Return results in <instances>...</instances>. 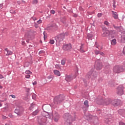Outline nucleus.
<instances>
[{
  "mask_svg": "<svg viewBox=\"0 0 125 125\" xmlns=\"http://www.w3.org/2000/svg\"><path fill=\"white\" fill-rule=\"evenodd\" d=\"M47 118L45 116H39L38 119V125H46Z\"/></svg>",
  "mask_w": 125,
  "mask_h": 125,
  "instance_id": "obj_1",
  "label": "nucleus"
},
{
  "mask_svg": "<svg viewBox=\"0 0 125 125\" xmlns=\"http://www.w3.org/2000/svg\"><path fill=\"white\" fill-rule=\"evenodd\" d=\"M125 68L123 66H115L113 67V71L114 73H116V74H120V73H122V72H124Z\"/></svg>",
  "mask_w": 125,
  "mask_h": 125,
  "instance_id": "obj_2",
  "label": "nucleus"
},
{
  "mask_svg": "<svg viewBox=\"0 0 125 125\" xmlns=\"http://www.w3.org/2000/svg\"><path fill=\"white\" fill-rule=\"evenodd\" d=\"M112 100L111 99H106L104 100H101L100 102H102L100 103L99 102H97L98 104H102V105H109V104H112Z\"/></svg>",
  "mask_w": 125,
  "mask_h": 125,
  "instance_id": "obj_3",
  "label": "nucleus"
},
{
  "mask_svg": "<svg viewBox=\"0 0 125 125\" xmlns=\"http://www.w3.org/2000/svg\"><path fill=\"white\" fill-rule=\"evenodd\" d=\"M67 35H68V33H67V32L62 33L61 35L57 36L55 37V40H56V42H57L58 41L59 42H62V41H63V40H64V38H65V36H67Z\"/></svg>",
  "mask_w": 125,
  "mask_h": 125,
  "instance_id": "obj_4",
  "label": "nucleus"
},
{
  "mask_svg": "<svg viewBox=\"0 0 125 125\" xmlns=\"http://www.w3.org/2000/svg\"><path fill=\"white\" fill-rule=\"evenodd\" d=\"M63 100H64V99H63V96L60 95L55 97L54 99V103H55L56 104H60V103L63 101Z\"/></svg>",
  "mask_w": 125,
  "mask_h": 125,
  "instance_id": "obj_5",
  "label": "nucleus"
},
{
  "mask_svg": "<svg viewBox=\"0 0 125 125\" xmlns=\"http://www.w3.org/2000/svg\"><path fill=\"white\" fill-rule=\"evenodd\" d=\"M102 67H103V65H102V62L100 60H98L95 62V67L97 70H101L102 69Z\"/></svg>",
  "mask_w": 125,
  "mask_h": 125,
  "instance_id": "obj_6",
  "label": "nucleus"
},
{
  "mask_svg": "<svg viewBox=\"0 0 125 125\" xmlns=\"http://www.w3.org/2000/svg\"><path fill=\"white\" fill-rule=\"evenodd\" d=\"M62 49H63L64 51H69L70 49H72V45L70 43L64 44L62 47Z\"/></svg>",
  "mask_w": 125,
  "mask_h": 125,
  "instance_id": "obj_7",
  "label": "nucleus"
},
{
  "mask_svg": "<svg viewBox=\"0 0 125 125\" xmlns=\"http://www.w3.org/2000/svg\"><path fill=\"white\" fill-rule=\"evenodd\" d=\"M117 94H118V95H123V94H124V86H119L118 87Z\"/></svg>",
  "mask_w": 125,
  "mask_h": 125,
  "instance_id": "obj_8",
  "label": "nucleus"
},
{
  "mask_svg": "<svg viewBox=\"0 0 125 125\" xmlns=\"http://www.w3.org/2000/svg\"><path fill=\"white\" fill-rule=\"evenodd\" d=\"M58 28V26L56 25V24L54 23L53 24H48L47 26V30H50L51 29H55L56 30Z\"/></svg>",
  "mask_w": 125,
  "mask_h": 125,
  "instance_id": "obj_9",
  "label": "nucleus"
},
{
  "mask_svg": "<svg viewBox=\"0 0 125 125\" xmlns=\"http://www.w3.org/2000/svg\"><path fill=\"white\" fill-rule=\"evenodd\" d=\"M15 113L17 114L18 116H20V115L23 113V108H16L15 110Z\"/></svg>",
  "mask_w": 125,
  "mask_h": 125,
  "instance_id": "obj_10",
  "label": "nucleus"
},
{
  "mask_svg": "<svg viewBox=\"0 0 125 125\" xmlns=\"http://www.w3.org/2000/svg\"><path fill=\"white\" fill-rule=\"evenodd\" d=\"M59 119H60V116H59V114H58V113H55L53 115V120L54 122H55L56 123H57V122L59 121Z\"/></svg>",
  "mask_w": 125,
  "mask_h": 125,
  "instance_id": "obj_11",
  "label": "nucleus"
},
{
  "mask_svg": "<svg viewBox=\"0 0 125 125\" xmlns=\"http://www.w3.org/2000/svg\"><path fill=\"white\" fill-rule=\"evenodd\" d=\"M112 105L114 106H119L121 104V100H114L112 101Z\"/></svg>",
  "mask_w": 125,
  "mask_h": 125,
  "instance_id": "obj_12",
  "label": "nucleus"
},
{
  "mask_svg": "<svg viewBox=\"0 0 125 125\" xmlns=\"http://www.w3.org/2000/svg\"><path fill=\"white\" fill-rule=\"evenodd\" d=\"M122 43H125V32H122L121 33V41Z\"/></svg>",
  "mask_w": 125,
  "mask_h": 125,
  "instance_id": "obj_13",
  "label": "nucleus"
},
{
  "mask_svg": "<svg viewBox=\"0 0 125 125\" xmlns=\"http://www.w3.org/2000/svg\"><path fill=\"white\" fill-rule=\"evenodd\" d=\"M76 77L74 78L72 77L71 75H66L65 77V80L66 82H71L73 79H75Z\"/></svg>",
  "mask_w": 125,
  "mask_h": 125,
  "instance_id": "obj_14",
  "label": "nucleus"
},
{
  "mask_svg": "<svg viewBox=\"0 0 125 125\" xmlns=\"http://www.w3.org/2000/svg\"><path fill=\"white\" fill-rule=\"evenodd\" d=\"M63 117H64L65 120H66L67 123H70V122H69V120H70V119H71V116L69 115V113H65Z\"/></svg>",
  "mask_w": 125,
  "mask_h": 125,
  "instance_id": "obj_15",
  "label": "nucleus"
},
{
  "mask_svg": "<svg viewBox=\"0 0 125 125\" xmlns=\"http://www.w3.org/2000/svg\"><path fill=\"white\" fill-rule=\"evenodd\" d=\"M117 37V34L115 32H109V38H111V39H114Z\"/></svg>",
  "mask_w": 125,
  "mask_h": 125,
  "instance_id": "obj_16",
  "label": "nucleus"
},
{
  "mask_svg": "<svg viewBox=\"0 0 125 125\" xmlns=\"http://www.w3.org/2000/svg\"><path fill=\"white\" fill-rule=\"evenodd\" d=\"M6 52H5V54H6V56H8V55H12L13 53L11 51H9L8 49H5Z\"/></svg>",
  "mask_w": 125,
  "mask_h": 125,
  "instance_id": "obj_17",
  "label": "nucleus"
},
{
  "mask_svg": "<svg viewBox=\"0 0 125 125\" xmlns=\"http://www.w3.org/2000/svg\"><path fill=\"white\" fill-rule=\"evenodd\" d=\"M113 14V17H114V19H118L119 18V16L118 15V13L116 12L112 11Z\"/></svg>",
  "mask_w": 125,
  "mask_h": 125,
  "instance_id": "obj_18",
  "label": "nucleus"
},
{
  "mask_svg": "<svg viewBox=\"0 0 125 125\" xmlns=\"http://www.w3.org/2000/svg\"><path fill=\"white\" fill-rule=\"evenodd\" d=\"M109 34H110V32H102V37H107V36L109 37Z\"/></svg>",
  "mask_w": 125,
  "mask_h": 125,
  "instance_id": "obj_19",
  "label": "nucleus"
},
{
  "mask_svg": "<svg viewBox=\"0 0 125 125\" xmlns=\"http://www.w3.org/2000/svg\"><path fill=\"white\" fill-rule=\"evenodd\" d=\"M54 73L55 75H56L58 77H60V76L61 75V74H60V71H59V70H54Z\"/></svg>",
  "mask_w": 125,
  "mask_h": 125,
  "instance_id": "obj_20",
  "label": "nucleus"
},
{
  "mask_svg": "<svg viewBox=\"0 0 125 125\" xmlns=\"http://www.w3.org/2000/svg\"><path fill=\"white\" fill-rule=\"evenodd\" d=\"M111 45H116L117 44V40L113 39L111 41Z\"/></svg>",
  "mask_w": 125,
  "mask_h": 125,
  "instance_id": "obj_21",
  "label": "nucleus"
},
{
  "mask_svg": "<svg viewBox=\"0 0 125 125\" xmlns=\"http://www.w3.org/2000/svg\"><path fill=\"white\" fill-rule=\"evenodd\" d=\"M80 52H82V53H83V52H85V50H83V46L82 45L80 47Z\"/></svg>",
  "mask_w": 125,
  "mask_h": 125,
  "instance_id": "obj_22",
  "label": "nucleus"
},
{
  "mask_svg": "<svg viewBox=\"0 0 125 125\" xmlns=\"http://www.w3.org/2000/svg\"><path fill=\"white\" fill-rule=\"evenodd\" d=\"M104 25H106V26H107V27L110 26V23L107 21H104Z\"/></svg>",
  "mask_w": 125,
  "mask_h": 125,
  "instance_id": "obj_23",
  "label": "nucleus"
},
{
  "mask_svg": "<svg viewBox=\"0 0 125 125\" xmlns=\"http://www.w3.org/2000/svg\"><path fill=\"white\" fill-rule=\"evenodd\" d=\"M39 113V110H37L33 112L32 113L33 116H36V115H38V113Z\"/></svg>",
  "mask_w": 125,
  "mask_h": 125,
  "instance_id": "obj_24",
  "label": "nucleus"
},
{
  "mask_svg": "<svg viewBox=\"0 0 125 125\" xmlns=\"http://www.w3.org/2000/svg\"><path fill=\"white\" fill-rule=\"evenodd\" d=\"M84 105H85V106H86V107H88L89 106V105H88V101H85L84 102Z\"/></svg>",
  "mask_w": 125,
  "mask_h": 125,
  "instance_id": "obj_25",
  "label": "nucleus"
},
{
  "mask_svg": "<svg viewBox=\"0 0 125 125\" xmlns=\"http://www.w3.org/2000/svg\"><path fill=\"white\" fill-rule=\"evenodd\" d=\"M100 51H101L95 50V54H96V55H98V54H100Z\"/></svg>",
  "mask_w": 125,
  "mask_h": 125,
  "instance_id": "obj_26",
  "label": "nucleus"
},
{
  "mask_svg": "<svg viewBox=\"0 0 125 125\" xmlns=\"http://www.w3.org/2000/svg\"><path fill=\"white\" fill-rule=\"evenodd\" d=\"M61 63L62 65H65V64L66 63V60H62Z\"/></svg>",
  "mask_w": 125,
  "mask_h": 125,
  "instance_id": "obj_27",
  "label": "nucleus"
},
{
  "mask_svg": "<svg viewBox=\"0 0 125 125\" xmlns=\"http://www.w3.org/2000/svg\"><path fill=\"white\" fill-rule=\"evenodd\" d=\"M25 74L26 75H31V74H32V72H31V71H30V70H26L25 71Z\"/></svg>",
  "mask_w": 125,
  "mask_h": 125,
  "instance_id": "obj_28",
  "label": "nucleus"
},
{
  "mask_svg": "<svg viewBox=\"0 0 125 125\" xmlns=\"http://www.w3.org/2000/svg\"><path fill=\"white\" fill-rule=\"evenodd\" d=\"M38 0H33V1H32L33 4H37V3H38Z\"/></svg>",
  "mask_w": 125,
  "mask_h": 125,
  "instance_id": "obj_29",
  "label": "nucleus"
},
{
  "mask_svg": "<svg viewBox=\"0 0 125 125\" xmlns=\"http://www.w3.org/2000/svg\"><path fill=\"white\" fill-rule=\"evenodd\" d=\"M44 40L47 39V34L45 32H43Z\"/></svg>",
  "mask_w": 125,
  "mask_h": 125,
  "instance_id": "obj_30",
  "label": "nucleus"
},
{
  "mask_svg": "<svg viewBox=\"0 0 125 125\" xmlns=\"http://www.w3.org/2000/svg\"><path fill=\"white\" fill-rule=\"evenodd\" d=\"M42 20H39V21H37L36 24L39 25L40 24H42Z\"/></svg>",
  "mask_w": 125,
  "mask_h": 125,
  "instance_id": "obj_31",
  "label": "nucleus"
},
{
  "mask_svg": "<svg viewBox=\"0 0 125 125\" xmlns=\"http://www.w3.org/2000/svg\"><path fill=\"white\" fill-rule=\"evenodd\" d=\"M113 27H114V28H115V29H121V28H122V26H116L115 25H113Z\"/></svg>",
  "mask_w": 125,
  "mask_h": 125,
  "instance_id": "obj_32",
  "label": "nucleus"
},
{
  "mask_svg": "<svg viewBox=\"0 0 125 125\" xmlns=\"http://www.w3.org/2000/svg\"><path fill=\"white\" fill-rule=\"evenodd\" d=\"M35 107H36L35 105L34 104H31L30 107V110H33V109H34V108H35Z\"/></svg>",
  "mask_w": 125,
  "mask_h": 125,
  "instance_id": "obj_33",
  "label": "nucleus"
},
{
  "mask_svg": "<svg viewBox=\"0 0 125 125\" xmlns=\"http://www.w3.org/2000/svg\"><path fill=\"white\" fill-rule=\"evenodd\" d=\"M97 48H98L100 50L103 49V47L102 46H96Z\"/></svg>",
  "mask_w": 125,
  "mask_h": 125,
  "instance_id": "obj_34",
  "label": "nucleus"
},
{
  "mask_svg": "<svg viewBox=\"0 0 125 125\" xmlns=\"http://www.w3.org/2000/svg\"><path fill=\"white\" fill-rule=\"evenodd\" d=\"M54 42H55L53 40H51L49 42V43H50V44H54Z\"/></svg>",
  "mask_w": 125,
  "mask_h": 125,
  "instance_id": "obj_35",
  "label": "nucleus"
},
{
  "mask_svg": "<svg viewBox=\"0 0 125 125\" xmlns=\"http://www.w3.org/2000/svg\"><path fill=\"white\" fill-rule=\"evenodd\" d=\"M91 74H92L91 72H89L87 75V77L88 79L90 78V76H91Z\"/></svg>",
  "mask_w": 125,
  "mask_h": 125,
  "instance_id": "obj_36",
  "label": "nucleus"
},
{
  "mask_svg": "<svg viewBox=\"0 0 125 125\" xmlns=\"http://www.w3.org/2000/svg\"><path fill=\"white\" fill-rule=\"evenodd\" d=\"M92 37H93V36L91 34H89L87 35V38L88 39H91V38H92Z\"/></svg>",
  "mask_w": 125,
  "mask_h": 125,
  "instance_id": "obj_37",
  "label": "nucleus"
},
{
  "mask_svg": "<svg viewBox=\"0 0 125 125\" xmlns=\"http://www.w3.org/2000/svg\"><path fill=\"white\" fill-rule=\"evenodd\" d=\"M48 80H49V81H50V82H51V81H52V77H51V76H48L47 77Z\"/></svg>",
  "mask_w": 125,
  "mask_h": 125,
  "instance_id": "obj_38",
  "label": "nucleus"
},
{
  "mask_svg": "<svg viewBox=\"0 0 125 125\" xmlns=\"http://www.w3.org/2000/svg\"><path fill=\"white\" fill-rule=\"evenodd\" d=\"M97 16L99 17V18H100V17L102 16V13H99L97 15Z\"/></svg>",
  "mask_w": 125,
  "mask_h": 125,
  "instance_id": "obj_39",
  "label": "nucleus"
},
{
  "mask_svg": "<svg viewBox=\"0 0 125 125\" xmlns=\"http://www.w3.org/2000/svg\"><path fill=\"white\" fill-rule=\"evenodd\" d=\"M102 28H103V31H108V29H107V28H106V27L104 26L102 27Z\"/></svg>",
  "mask_w": 125,
  "mask_h": 125,
  "instance_id": "obj_40",
  "label": "nucleus"
},
{
  "mask_svg": "<svg viewBox=\"0 0 125 125\" xmlns=\"http://www.w3.org/2000/svg\"><path fill=\"white\" fill-rule=\"evenodd\" d=\"M50 13L52 14H55V11H54V10H51L50 11Z\"/></svg>",
  "mask_w": 125,
  "mask_h": 125,
  "instance_id": "obj_41",
  "label": "nucleus"
},
{
  "mask_svg": "<svg viewBox=\"0 0 125 125\" xmlns=\"http://www.w3.org/2000/svg\"><path fill=\"white\" fill-rule=\"evenodd\" d=\"M30 77H31L30 75V74H27V75L25 76L26 79H30Z\"/></svg>",
  "mask_w": 125,
  "mask_h": 125,
  "instance_id": "obj_42",
  "label": "nucleus"
},
{
  "mask_svg": "<svg viewBox=\"0 0 125 125\" xmlns=\"http://www.w3.org/2000/svg\"><path fill=\"white\" fill-rule=\"evenodd\" d=\"M100 55H102V56H104V55H105V54H104V53L101 52V51H100Z\"/></svg>",
  "mask_w": 125,
  "mask_h": 125,
  "instance_id": "obj_43",
  "label": "nucleus"
},
{
  "mask_svg": "<svg viewBox=\"0 0 125 125\" xmlns=\"http://www.w3.org/2000/svg\"><path fill=\"white\" fill-rule=\"evenodd\" d=\"M10 13H13V14H15V13H16L15 11H13L12 10H11L10 11Z\"/></svg>",
  "mask_w": 125,
  "mask_h": 125,
  "instance_id": "obj_44",
  "label": "nucleus"
},
{
  "mask_svg": "<svg viewBox=\"0 0 125 125\" xmlns=\"http://www.w3.org/2000/svg\"><path fill=\"white\" fill-rule=\"evenodd\" d=\"M10 96L12 97V98H16V97L14 95H11Z\"/></svg>",
  "mask_w": 125,
  "mask_h": 125,
  "instance_id": "obj_45",
  "label": "nucleus"
},
{
  "mask_svg": "<svg viewBox=\"0 0 125 125\" xmlns=\"http://www.w3.org/2000/svg\"><path fill=\"white\" fill-rule=\"evenodd\" d=\"M119 125H125V124L123 122H120Z\"/></svg>",
  "mask_w": 125,
  "mask_h": 125,
  "instance_id": "obj_46",
  "label": "nucleus"
},
{
  "mask_svg": "<svg viewBox=\"0 0 125 125\" xmlns=\"http://www.w3.org/2000/svg\"><path fill=\"white\" fill-rule=\"evenodd\" d=\"M123 53L125 55V46L123 48Z\"/></svg>",
  "mask_w": 125,
  "mask_h": 125,
  "instance_id": "obj_47",
  "label": "nucleus"
},
{
  "mask_svg": "<svg viewBox=\"0 0 125 125\" xmlns=\"http://www.w3.org/2000/svg\"><path fill=\"white\" fill-rule=\"evenodd\" d=\"M21 44H22V45H25V42L22 41V42H21Z\"/></svg>",
  "mask_w": 125,
  "mask_h": 125,
  "instance_id": "obj_48",
  "label": "nucleus"
},
{
  "mask_svg": "<svg viewBox=\"0 0 125 125\" xmlns=\"http://www.w3.org/2000/svg\"><path fill=\"white\" fill-rule=\"evenodd\" d=\"M2 119H3L4 120H5L6 119V117L4 116H2Z\"/></svg>",
  "mask_w": 125,
  "mask_h": 125,
  "instance_id": "obj_49",
  "label": "nucleus"
},
{
  "mask_svg": "<svg viewBox=\"0 0 125 125\" xmlns=\"http://www.w3.org/2000/svg\"><path fill=\"white\" fill-rule=\"evenodd\" d=\"M115 4H116V1H113V5H114Z\"/></svg>",
  "mask_w": 125,
  "mask_h": 125,
  "instance_id": "obj_50",
  "label": "nucleus"
},
{
  "mask_svg": "<svg viewBox=\"0 0 125 125\" xmlns=\"http://www.w3.org/2000/svg\"><path fill=\"white\" fill-rule=\"evenodd\" d=\"M3 78V77L2 76V75L0 74V79H2Z\"/></svg>",
  "mask_w": 125,
  "mask_h": 125,
  "instance_id": "obj_51",
  "label": "nucleus"
},
{
  "mask_svg": "<svg viewBox=\"0 0 125 125\" xmlns=\"http://www.w3.org/2000/svg\"><path fill=\"white\" fill-rule=\"evenodd\" d=\"M33 85H35V84H37V82L33 83Z\"/></svg>",
  "mask_w": 125,
  "mask_h": 125,
  "instance_id": "obj_52",
  "label": "nucleus"
},
{
  "mask_svg": "<svg viewBox=\"0 0 125 125\" xmlns=\"http://www.w3.org/2000/svg\"><path fill=\"white\" fill-rule=\"evenodd\" d=\"M21 2H23V3H26V2L24 1L23 0H21Z\"/></svg>",
  "mask_w": 125,
  "mask_h": 125,
  "instance_id": "obj_53",
  "label": "nucleus"
},
{
  "mask_svg": "<svg viewBox=\"0 0 125 125\" xmlns=\"http://www.w3.org/2000/svg\"><path fill=\"white\" fill-rule=\"evenodd\" d=\"M38 24L37 23H35V27L36 28H38Z\"/></svg>",
  "mask_w": 125,
  "mask_h": 125,
  "instance_id": "obj_54",
  "label": "nucleus"
},
{
  "mask_svg": "<svg viewBox=\"0 0 125 125\" xmlns=\"http://www.w3.org/2000/svg\"><path fill=\"white\" fill-rule=\"evenodd\" d=\"M108 121H109V119H106V121H105V122H106V123H108L109 122H108Z\"/></svg>",
  "mask_w": 125,
  "mask_h": 125,
  "instance_id": "obj_55",
  "label": "nucleus"
},
{
  "mask_svg": "<svg viewBox=\"0 0 125 125\" xmlns=\"http://www.w3.org/2000/svg\"><path fill=\"white\" fill-rule=\"evenodd\" d=\"M113 7H114V8H116V5H113Z\"/></svg>",
  "mask_w": 125,
  "mask_h": 125,
  "instance_id": "obj_56",
  "label": "nucleus"
},
{
  "mask_svg": "<svg viewBox=\"0 0 125 125\" xmlns=\"http://www.w3.org/2000/svg\"><path fill=\"white\" fill-rule=\"evenodd\" d=\"M17 3H18L19 4H20V3H20V1H17Z\"/></svg>",
  "mask_w": 125,
  "mask_h": 125,
  "instance_id": "obj_57",
  "label": "nucleus"
},
{
  "mask_svg": "<svg viewBox=\"0 0 125 125\" xmlns=\"http://www.w3.org/2000/svg\"><path fill=\"white\" fill-rule=\"evenodd\" d=\"M1 7H2V5L0 4V8H1Z\"/></svg>",
  "mask_w": 125,
  "mask_h": 125,
  "instance_id": "obj_58",
  "label": "nucleus"
},
{
  "mask_svg": "<svg viewBox=\"0 0 125 125\" xmlns=\"http://www.w3.org/2000/svg\"><path fill=\"white\" fill-rule=\"evenodd\" d=\"M1 106H2V104L0 103V107H1Z\"/></svg>",
  "mask_w": 125,
  "mask_h": 125,
  "instance_id": "obj_59",
  "label": "nucleus"
},
{
  "mask_svg": "<svg viewBox=\"0 0 125 125\" xmlns=\"http://www.w3.org/2000/svg\"><path fill=\"white\" fill-rule=\"evenodd\" d=\"M0 88H2V86H0Z\"/></svg>",
  "mask_w": 125,
  "mask_h": 125,
  "instance_id": "obj_60",
  "label": "nucleus"
},
{
  "mask_svg": "<svg viewBox=\"0 0 125 125\" xmlns=\"http://www.w3.org/2000/svg\"><path fill=\"white\" fill-rule=\"evenodd\" d=\"M57 66H58V65L57 64V65H56V67H57Z\"/></svg>",
  "mask_w": 125,
  "mask_h": 125,
  "instance_id": "obj_61",
  "label": "nucleus"
},
{
  "mask_svg": "<svg viewBox=\"0 0 125 125\" xmlns=\"http://www.w3.org/2000/svg\"><path fill=\"white\" fill-rule=\"evenodd\" d=\"M75 17H77V15H75Z\"/></svg>",
  "mask_w": 125,
  "mask_h": 125,
  "instance_id": "obj_62",
  "label": "nucleus"
},
{
  "mask_svg": "<svg viewBox=\"0 0 125 125\" xmlns=\"http://www.w3.org/2000/svg\"><path fill=\"white\" fill-rule=\"evenodd\" d=\"M1 102H3V101H1Z\"/></svg>",
  "mask_w": 125,
  "mask_h": 125,
  "instance_id": "obj_63",
  "label": "nucleus"
}]
</instances>
